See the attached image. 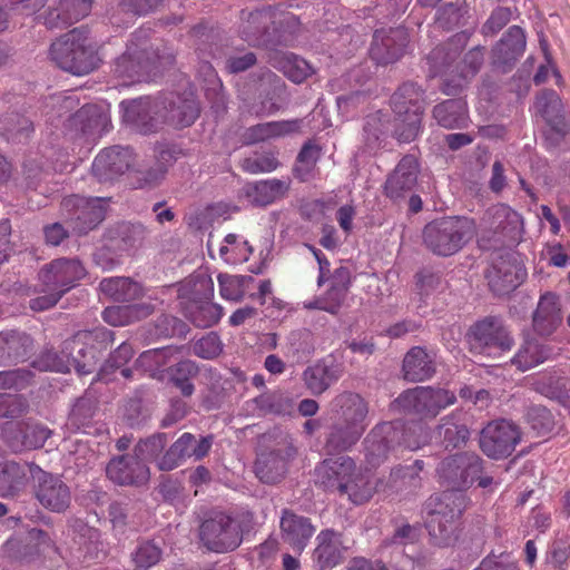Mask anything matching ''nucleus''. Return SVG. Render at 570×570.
<instances>
[{
	"label": "nucleus",
	"mask_w": 570,
	"mask_h": 570,
	"mask_svg": "<svg viewBox=\"0 0 570 570\" xmlns=\"http://www.w3.org/2000/svg\"><path fill=\"white\" fill-rule=\"evenodd\" d=\"M29 539L36 546L37 552L40 554H49L55 551L53 541L42 530L32 529L29 532Z\"/></svg>",
	"instance_id": "nucleus-58"
},
{
	"label": "nucleus",
	"mask_w": 570,
	"mask_h": 570,
	"mask_svg": "<svg viewBox=\"0 0 570 570\" xmlns=\"http://www.w3.org/2000/svg\"><path fill=\"white\" fill-rule=\"evenodd\" d=\"M533 389L540 394L553 399L558 397L567 387L564 379L557 374L547 373L533 380Z\"/></svg>",
	"instance_id": "nucleus-45"
},
{
	"label": "nucleus",
	"mask_w": 570,
	"mask_h": 570,
	"mask_svg": "<svg viewBox=\"0 0 570 570\" xmlns=\"http://www.w3.org/2000/svg\"><path fill=\"white\" fill-rule=\"evenodd\" d=\"M562 320L560 297L552 292L541 294L532 315L533 331L540 336H550L562 324Z\"/></svg>",
	"instance_id": "nucleus-14"
},
{
	"label": "nucleus",
	"mask_w": 570,
	"mask_h": 570,
	"mask_svg": "<svg viewBox=\"0 0 570 570\" xmlns=\"http://www.w3.org/2000/svg\"><path fill=\"white\" fill-rule=\"evenodd\" d=\"M161 559V550L153 542L141 543L135 551L132 560L139 568L148 569Z\"/></svg>",
	"instance_id": "nucleus-50"
},
{
	"label": "nucleus",
	"mask_w": 570,
	"mask_h": 570,
	"mask_svg": "<svg viewBox=\"0 0 570 570\" xmlns=\"http://www.w3.org/2000/svg\"><path fill=\"white\" fill-rule=\"evenodd\" d=\"M165 445L166 440L163 435L138 443L134 454L121 455L109 462L106 469L107 476L119 485L146 484L150 478L146 462L156 460Z\"/></svg>",
	"instance_id": "nucleus-1"
},
{
	"label": "nucleus",
	"mask_w": 570,
	"mask_h": 570,
	"mask_svg": "<svg viewBox=\"0 0 570 570\" xmlns=\"http://www.w3.org/2000/svg\"><path fill=\"white\" fill-rule=\"evenodd\" d=\"M77 205L81 208V216L78 219L88 220V224L83 227H78L79 233H86L87 230L96 227L105 217L104 202L100 198L92 199H80L75 198Z\"/></svg>",
	"instance_id": "nucleus-43"
},
{
	"label": "nucleus",
	"mask_w": 570,
	"mask_h": 570,
	"mask_svg": "<svg viewBox=\"0 0 570 570\" xmlns=\"http://www.w3.org/2000/svg\"><path fill=\"white\" fill-rule=\"evenodd\" d=\"M525 43V35L520 27L513 26L509 28L493 50L498 62H508L517 59L523 53Z\"/></svg>",
	"instance_id": "nucleus-29"
},
{
	"label": "nucleus",
	"mask_w": 570,
	"mask_h": 570,
	"mask_svg": "<svg viewBox=\"0 0 570 570\" xmlns=\"http://www.w3.org/2000/svg\"><path fill=\"white\" fill-rule=\"evenodd\" d=\"M344 551L341 533L331 529L322 530L316 537L313 560L321 570L332 569L342 561Z\"/></svg>",
	"instance_id": "nucleus-15"
},
{
	"label": "nucleus",
	"mask_w": 570,
	"mask_h": 570,
	"mask_svg": "<svg viewBox=\"0 0 570 570\" xmlns=\"http://www.w3.org/2000/svg\"><path fill=\"white\" fill-rule=\"evenodd\" d=\"M199 116V107L191 90L183 96L173 97L165 118L175 127L190 126Z\"/></svg>",
	"instance_id": "nucleus-21"
},
{
	"label": "nucleus",
	"mask_w": 570,
	"mask_h": 570,
	"mask_svg": "<svg viewBox=\"0 0 570 570\" xmlns=\"http://www.w3.org/2000/svg\"><path fill=\"white\" fill-rule=\"evenodd\" d=\"M146 61V50L141 45L131 42L126 52L117 60V72L129 77L138 73L144 68Z\"/></svg>",
	"instance_id": "nucleus-37"
},
{
	"label": "nucleus",
	"mask_w": 570,
	"mask_h": 570,
	"mask_svg": "<svg viewBox=\"0 0 570 570\" xmlns=\"http://www.w3.org/2000/svg\"><path fill=\"white\" fill-rule=\"evenodd\" d=\"M534 110L544 118H549L552 114L561 110V99L553 90L542 92L537 97Z\"/></svg>",
	"instance_id": "nucleus-52"
},
{
	"label": "nucleus",
	"mask_w": 570,
	"mask_h": 570,
	"mask_svg": "<svg viewBox=\"0 0 570 570\" xmlns=\"http://www.w3.org/2000/svg\"><path fill=\"white\" fill-rule=\"evenodd\" d=\"M257 476L266 483L278 481L285 473V462L275 454L261 455L255 463Z\"/></svg>",
	"instance_id": "nucleus-39"
},
{
	"label": "nucleus",
	"mask_w": 570,
	"mask_h": 570,
	"mask_svg": "<svg viewBox=\"0 0 570 570\" xmlns=\"http://www.w3.org/2000/svg\"><path fill=\"white\" fill-rule=\"evenodd\" d=\"M246 277L238 275L220 274L218 275V285L220 296L226 301L237 302L245 294L244 282Z\"/></svg>",
	"instance_id": "nucleus-46"
},
{
	"label": "nucleus",
	"mask_w": 570,
	"mask_h": 570,
	"mask_svg": "<svg viewBox=\"0 0 570 570\" xmlns=\"http://www.w3.org/2000/svg\"><path fill=\"white\" fill-rule=\"evenodd\" d=\"M242 167L250 174L271 173L278 167V160L273 153H265L244 159Z\"/></svg>",
	"instance_id": "nucleus-49"
},
{
	"label": "nucleus",
	"mask_w": 570,
	"mask_h": 570,
	"mask_svg": "<svg viewBox=\"0 0 570 570\" xmlns=\"http://www.w3.org/2000/svg\"><path fill=\"white\" fill-rule=\"evenodd\" d=\"M177 352L178 350L173 347L146 351L138 357L137 365L154 375L161 367L166 366Z\"/></svg>",
	"instance_id": "nucleus-42"
},
{
	"label": "nucleus",
	"mask_w": 570,
	"mask_h": 570,
	"mask_svg": "<svg viewBox=\"0 0 570 570\" xmlns=\"http://www.w3.org/2000/svg\"><path fill=\"white\" fill-rule=\"evenodd\" d=\"M39 366H40V368L46 370V371H53V372H61V373L68 372L70 368L69 364L60 361L59 357L57 356V354H55V353H47L46 355H43V357L40 361Z\"/></svg>",
	"instance_id": "nucleus-64"
},
{
	"label": "nucleus",
	"mask_w": 570,
	"mask_h": 570,
	"mask_svg": "<svg viewBox=\"0 0 570 570\" xmlns=\"http://www.w3.org/2000/svg\"><path fill=\"white\" fill-rule=\"evenodd\" d=\"M528 422L539 434L549 432L552 428V415L543 406H533L527 414Z\"/></svg>",
	"instance_id": "nucleus-53"
},
{
	"label": "nucleus",
	"mask_w": 570,
	"mask_h": 570,
	"mask_svg": "<svg viewBox=\"0 0 570 570\" xmlns=\"http://www.w3.org/2000/svg\"><path fill=\"white\" fill-rule=\"evenodd\" d=\"M341 376L338 366L317 363L304 371L303 377L306 386L313 394L325 392Z\"/></svg>",
	"instance_id": "nucleus-25"
},
{
	"label": "nucleus",
	"mask_w": 570,
	"mask_h": 570,
	"mask_svg": "<svg viewBox=\"0 0 570 570\" xmlns=\"http://www.w3.org/2000/svg\"><path fill=\"white\" fill-rule=\"evenodd\" d=\"M291 180L267 179L255 184L249 196L254 204L266 206L284 198L289 190Z\"/></svg>",
	"instance_id": "nucleus-27"
},
{
	"label": "nucleus",
	"mask_w": 570,
	"mask_h": 570,
	"mask_svg": "<svg viewBox=\"0 0 570 570\" xmlns=\"http://www.w3.org/2000/svg\"><path fill=\"white\" fill-rule=\"evenodd\" d=\"M151 306L146 304L109 306L105 308L102 317L106 323L112 326H125L142 317H147L151 314Z\"/></svg>",
	"instance_id": "nucleus-28"
},
{
	"label": "nucleus",
	"mask_w": 570,
	"mask_h": 570,
	"mask_svg": "<svg viewBox=\"0 0 570 570\" xmlns=\"http://www.w3.org/2000/svg\"><path fill=\"white\" fill-rule=\"evenodd\" d=\"M147 105V100L142 98L122 101L120 104L122 120L127 124H137L141 118V112L146 110Z\"/></svg>",
	"instance_id": "nucleus-55"
},
{
	"label": "nucleus",
	"mask_w": 570,
	"mask_h": 570,
	"mask_svg": "<svg viewBox=\"0 0 570 570\" xmlns=\"http://www.w3.org/2000/svg\"><path fill=\"white\" fill-rule=\"evenodd\" d=\"M469 344L472 352L495 357L511 350L513 338L499 320L485 318L470 328Z\"/></svg>",
	"instance_id": "nucleus-8"
},
{
	"label": "nucleus",
	"mask_w": 570,
	"mask_h": 570,
	"mask_svg": "<svg viewBox=\"0 0 570 570\" xmlns=\"http://www.w3.org/2000/svg\"><path fill=\"white\" fill-rule=\"evenodd\" d=\"M91 11V3L89 0H61L59 8L50 11L49 18L46 23L50 27L62 23H71L78 21Z\"/></svg>",
	"instance_id": "nucleus-30"
},
{
	"label": "nucleus",
	"mask_w": 570,
	"mask_h": 570,
	"mask_svg": "<svg viewBox=\"0 0 570 570\" xmlns=\"http://www.w3.org/2000/svg\"><path fill=\"white\" fill-rule=\"evenodd\" d=\"M299 128L298 120L265 122L250 127L246 131V140L249 144L281 137L296 131Z\"/></svg>",
	"instance_id": "nucleus-31"
},
{
	"label": "nucleus",
	"mask_w": 570,
	"mask_h": 570,
	"mask_svg": "<svg viewBox=\"0 0 570 570\" xmlns=\"http://www.w3.org/2000/svg\"><path fill=\"white\" fill-rule=\"evenodd\" d=\"M419 164L415 157L405 156L401 159L385 184L386 194L392 198L401 197L411 190L417 180Z\"/></svg>",
	"instance_id": "nucleus-20"
},
{
	"label": "nucleus",
	"mask_w": 570,
	"mask_h": 570,
	"mask_svg": "<svg viewBox=\"0 0 570 570\" xmlns=\"http://www.w3.org/2000/svg\"><path fill=\"white\" fill-rule=\"evenodd\" d=\"M24 468L14 462H0V494L11 495L24 483Z\"/></svg>",
	"instance_id": "nucleus-36"
},
{
	"label": "nucleus",
	"mask_w": 570,
	"mask_h": 570,
	"mask_svg": "<svg viewBox=\"0 0 570 570\" xmlns=\"http://www.w3.org/2000/svg\"><path fill=\"white\" fill-rule=\"evenodd\" d=\"M385 132L386 122L383 114L376 112L367 117L364 126V137L368 148L374 149Z\"/></svg>",
	"instance_id": "nucleus-48"
},
{
	"label": "nucleus",
	"mask_w": 570,
	"mask_h": 570,
	"mask_svg": "<svg viewBox=\"0 0 570 570\" xmlns=\"http://www.w3.org/2000/svg\"><path fill=\"white\" fill-rule=\"evenodd\" d=\"M420 125L421 112L419 111V108H415V110L407 116L406 128L396 132L399 139L403 141L414 139L420 130Z\"/></svg>",
	"instance_id": "nucleus-59"
},
{
	"label": "nucleus",
	"mask_w": 570,
	"mask_h": 570,
	"mask_svg": "<svg viewBox=\"0 0 570 570\" xmlns=\"http://www.w3.org/2000/svg\"><path fill=\"white\" fill-rule=\"evenodd\" d=\"M51 59L63 70L85 75L96 67L95 53L86 33L73 29L58 38L50 48Z\"/></svg>",
	"instance_id": "nucleus-6"
},
{
	"label": "nucleus",
	"mask_w": 570,
	"mask_h": 570,
	"mask_svg": "<svg viewBox=\"0 0 570 570\" xmlns=\"http://www.w3.org/2000/svg\"><path fill=\"white\" fill-rule=\"evenodd\" d=\"M252 247L243 237L236 234H228L219 247L220 258L232 265L248 261Z\"/></svg>",
	"instance_id": "nucleus-34"
},
{
	"label": "nucleus",
	"mask_w": 570,
	"mask_h": 570,
	"mask_svg": "<svg viewBox=\"0 0 570 570\" xmlns=\"http://www.w3.org/2000/svg\"><path fill=\"white\" fill-rule=\"evenodd\" d=\"M131 150L124 147H112L100 153L94 160L92 170L99 178H111L124 174L131 164Z\"/></svg>",
	"instance_id": "nucleus-18"
},
{
	"label": "nucleus",
	"mask_w": 570,
	"mask_h": 570,
	"mask_svg": "<svg viewBox=\"0 0 570 570\" xmlns=\"http://www.w3.org/2000/svg\"><path fill=\"white\" fill-rule=\"evenodd\" d=\"M521 433L517 425L507 420L489 423L481 432L480 446L485 455L501 459L510 455L520 442Z\"/></svg>",
	"instance_id": "nucleus-11"
},
{
	"label": "nucleus",
	"mask_w": 570,
	"mask_h": 570,
	"mask_svg": "<svg viewBox=\"0 0 570 570\" xmlns=\"http://www.w3.org/2000/svg\"><path fill=\"white\" fill-rule=\"evenodd\" d=\"M354 465L353 460L347 456L324 460L315 469L316 482L328 489L337 488L347 493L350 500L356 504L364 503L371 498V489L366 488L360 493L346 482L353 475Z\"/></svg>",
	"instance_id": "nucleus-7"
},
{
	"label": "nucleus",
	"mask_w": 570,
	"mask_h": 570,
	"mask_svg": "<svg viewBox=\"0 0 570 570\" xmlns=\"http://www.w3.org/2000/svg\"><path fill=\"white\" fill-rule=\"evenodd\" d=\"M271 62L296 83L303 82L313 72L312 66L305 59L288 52H275Z\"/></svg>",
	"instance_id": "nucleus-26"
},
{
	"label": "nucleus",
	"mask_w": 570,
	"mask_h": 570,
	"mask_svg": "<svg viewBox=\"0 0 570 570\" xmlns=\"http://www.w3.org/2000/svg\"><path fill=\"white\" fill-rule=\"evenodd\" d=\"M200 539L212 551L234 550L242 542L239 523L229 515L216 513L213 518L203 522Z\"/></svg>",
	"instance_id": "nucleus-10"
},
{
	"label": "nucleus",
	"mask_w": 570,
	"mask_h": 570,
	"mask_svg": "<svg viewBox=\"0 0 570 570\" xmlns=\"http://www.w3.org/2000/svg\"><path fill=\"white\" fill-rule=\"evenodd\" d=\"M50 430L45 426H30L23 435L22 444L26 449L41 448L50 436Z\"/></svg>",
	"instance_id": "nucleus-56"
},
{
	"label": "nucleus",
	"mask_w": 570,
	"mask_h": 570,
	"mask_svg": "<svg viewBox=\"0 0 570 570\" xmlns=\"http://www.w3.org/2000/svg\"><path fill=\"white\" fill-rule=\"evenodd\" d=\"M85 275L86 269L78 259L60 258L51 262L39 273L42 292H49V294L33 298L30 307L40 312L55 306L60 297Z\"/></svg>",
	"instance_id": "nucleus-2"
},
{
	"label": "nucleus",
	"mask_w": 570,
	"mask_h": 570,
	"mask_svg": "<svg viewBox=\"0 0 570 570\" xmlns=\"http://www.w3.org/2000/svg\"><path fill=\"white\" fill-rule=\"evenodd\" d=\"M406 39L403 29L391 30L389 33L376 31L370 50L371 57L377 63L393 62L402 56Z\"/></svg>",
	"instance_id": "nucleus-16"
},
{
	"label": "nucleus",
	"mask_w": 570,
	"mask_h": 570,
	"mask_svg": "<svg viewBox=\"0 0 570 570\" xmlns=\"http://www.w3.org/2000/svg\"><path fill=\"white\" fill-rule=\"evenodd\" d=\"M391 426L384 424L374 429L366 439V456L370 463L376 464L384 459L389 451V444L383 438V433L390 431Z\"/></svg>",
	"instance_id": "nucleus-44"
},
{
	"label": "nucleus",
	"mask_w": 570,
	"mask_h": 570,
	"mask_svg": "<svg viewBox=\"0 0 570 570\" xmlns=\"http://www.w3.org/2000/svg\"><path fill=\"white\" fill-rule=\"evenodd\" d=\"M434 118L445 128L463 127L466 124V105L462 100L451 99L434 107Z\"/></svg>",
	"instance_id": "nucleus-32"
},
{
	"label": "nucleus",
	"mask_w": 570,
	"mask_h": 570,
	"mask_svg": "<svg viewBox=\"0 0 570 570\" xmlns=\"http://www.w3.org/2000/svg\"><path fill=\"white\" fill-rule=\"evenodd\" d=\"M454 393L444 389L420 386L401 394L394 406L406 412L435 416L438 413L455 402Z\"/></svg>",
	"instance_id": "nucleus-9"
},
{
	"label": "nucleus",
	"mask_w": 570,
	"mask_h": 570,
	"mask_svg": "<svg viewBox=\"0 0 570 570\" xmlns=\"http://www.w3.org/2000/svg\"><path fill=\"white\" fill-rule=\"evenodd\" d=\"M334 405L340 407L341 415L344 417L351 432L348 438L342 442H338L336 435L333 433L328 442L333 448L346 449L362 434L364 430L363 421L367 415V406L364 400L358 394L354 393L338 395L334 401Z\"/></svg>",
	"instance_id": "nucleus-12"
},
{
	"label": "nucleus",
	"mask_w": 570,
	"mask_h": 570,
	"mask_svg": "<svg viewBox=\"0 0 570 570\" xmlns=\"http://www.w3.org/2000/svg\"><path fill=\"white\" fill-rule=\"evenodd\" d=\"M37 498L40 503L56 512L65 510L70 502L68 488L61 480L40 471Z\"/></svg>",
	"instance_id": "nucleus-19"
},
{
	"label": "nucleus",
	"mask_w": 570,
	"mask_h": 570,
	"mask_svg": "<svg viewBox=\"0 0 570 570\" xmlns=\"http://www.w3.org/2000/svg\"><path fill=\"white\" fill-rule=\"evenodd\" d=\"M524 233L522 216L504 204H497L483 214L476 228L478 244L483 249L495 243L518 242Z\"/></svg>",
	"instance_id": "nucleus-3"
},
{
	"label": "nucleus",
	"mask_w": 570,
	"mask_h": 570,
	"mask_svg": "<svg viewBox=\"0 0 570 570\" xmlns=\"http://www.w3.org/2000/svg\"><path fill=\"white\" fill-rule=\"evenodd\" d=\"M23 403L12 394H0V417H14L22 413Z\"/></svg>",
	"instance_id": "nucleus-57"
},
{
	"label": "nucleus",
	"mask_w": 570,
	"mask_h": 570,
	"mask_svg": "<svg viewBox=\"0 0 570 570\" xmlns=\"http://www.w3.org/2000/svg\"><path fill=\"white\" fill-rule=\"evenodd\" d=\"M438 433L440 438L443 436L446 448H459L466 442L470 435L468 428L464 424H459L455 416L444 419Z\"/></svg>",
	"instance_id": "nucleus-41"
},
{
	"label": "nucleus",
	"mask_w": 570,
	"mask_h": 570,
	"mask_svg": "<svg viewBox=\"0 0 570 570\" xmlns=\"http://www.w3.org/2000/svg\"><path fill=\"white\" fill-rule=\"evenodd\" d=\"M223 316V307L215 303L202 305L194 314L193 322L199 327H210Z\"/></svg>",
	"instance_id": "nucleus-51"
},
{
	"label": "nucleus",
	"mask_w": 570,
	"mask_h": 570,
	"mask_svg": "<svg viewBox=\"0 0 570 570\" xmlns=\"http://www.w3.org/2000/svg\"><path fill=\"white\" fill-rule=\"evenodd\" d=\"M470 468H472V464L469 458L458 454L444 459L438 468V473L441 478L450 480L454 485H461L468 482V470Z\"/></svg>",
	"instance_id": "nucleus-35"
},
{
	"label": "nucleus",
	"mask_w": 570,
	"mask_h": 570,
	"mask_svg": "<svg viewBox=\"0 0 570 570\" xmlns=\"http://www.w3.org/2000/svg\"><path fill=\"white\" fill-rule=\"evenodd\" d=\"M403 372L404 377L412 382L428 380L434 373L433 360L422 347H413L404 357Z\"/></svg>",
	"instance_id": "nucleus-22"
},
{
	"label": "nucleus",
	"mask_w": 570,
	"mask_h": 570,
	"mask_svg": "<svg viewBox=\"0 0 570 570\" xmlns=\"http://www.w3.org/2000/svg\"><path fill=\"white\" fill-rule=\"evenodd\" d=\"M47 0H0V32L9 27V11L29 16L40 10Z\"/></svg>",
	"instance_id": "nucleus-38"
},
{
	"label": "nucleus",
	"mask_w": 570,
	"mask_h": 570,
	"mask_svg": "<svg viewBox=\"0 0 570 570\" xmlns=\"http://www.w3.org/2000/svg\"><path fill=\"white\" fill-rule=\"evenodd\" d=\"M194 350L202 358H213L222 352V345L216 335L209 334L197 341Z\"/></svg>",
	"instance_id": "nucleus-54"
},
{
	"label": "nucleus",
	"mask_w": 570,
	"mask_h": 570,
	"mask_svg": "<svg viewBox=\"0 0 570 570\" xmlns=\"http://www.w3.org/2000/svg\"><path fill=\"white\" fill-rule=\"evenodd\" d=\"M550 348L535 338H527L520 345L511 360L512 364L522 372L535 367L550 357Z\"/></svg>",
	"instance_id": "nucleus-23"
},
{
	"label": "nucleus",
	"mask_w": 570,
	"mask_h": 570,
	"mask_svg": "<svg viewBox=\"0 0 570 570\" xmlns=\"http://www.w3.org/2000/svg\"><path fill=\"white\" fill-rule=\"evenodd\" d=\"M524 273L515 266H507L503 276L500 271L492 272L488 275L489 284L498 294H505L518 287L522 281Z\"/></svg>",
	"instance_id": "nucleus-40"
},
{
	"label": "nucleus",
	"mask_w": 570,
	"mask_h": 570,
	"mask_svg": "<svg viewBox=\"0 0 570 570\" xmlns=\"http://www.w3.org/2000/svg\"><path fill=\"white\" fill-rule=\"evenodd\" d=\"M476 225L466 217H446L428 224L423 232L425 245L435 254L450 256L475 236Z\"/></svg>",
	"instance_id": "nucleus-4"
},
{
	"label": "nucleus",
	"mask_w": 570,
	"mask_h": 570,
	"mask_svg": "<svg viewBox=\"0 0 570 570\" xmlns=\"http://www.w3.org/2000/svg\"><path fill=\"white\" fill-rule=\"evenodd\" d=\"M282 538L294 552L301 553L315 532L308 519L285 511L281 520Z\"/></svg>",
	"instance_id": "nucleus-17"
},
{
	"label": "nucleus",
	"mask_w": 570,
	"mask_h": 570,
	"mask_svg": "<svg viewBox=\"0 0 570 570\" xmlns=\"http://www.w3.org/2000/svg\"><path fill=\"white\" fill-rule=\"evenodd\" d=\"M195 445V436L191 433H184L174 444V452L185 461L193 458V446Z\"/></svg>",
	"instance_id": "nucleus-61"
},
{
	"label": "nucleus",
	"mask_w": 570,
	"mask_h": 570,
	"mask_svg": "<svg viewBox=\"0 0 570 570\" xmlns=\"http://www.w3.org/2000/svg\"><path fill=\"white\" fill-rule=\"evenodd\" d=\"M196 373V366L191 361L178 362L175 367L169 368L170 380L186 396L190 395L194 391L193 385L189 383V377Z\"/></svg>",
	"instance_id": "nucleus-47"
},
{
	"label": "nucleus",
	"mask_w": 570,
	"mask_h": 570,
	"mask_svg": "<svg viewBox=\"0 0 570 570\" xmlns=\"http://www.w3.org/2000/svg\"><path fill=\"white\" fill-rule=\"evenodd\" d=\"M269 22L271 14L266 11H243L238 26V33L248 45H261L263 43L265 28Z\"/></svg>",
	"instance_id": "nucleus-24"
},
{
	"label": "nucleus",
	"mask_w": 570,
	"mask_h": 570,
	"mask_svg": "<svg viewBox=\"0 0 570 570\" xmlns=\"http://www.w3.org/2000/svg\"><path fill=\"white\" fill-rule=\"evenodd\" d=\"M354 217H355V208L351 204L341 206L336 213V219H337L341 228L345 233H350L352 230Z\"/></svg>",
	"instance_id": "nucleus-63"
},
{
	"label": "nucleus",
	"mask_w": 570,
	"mask_h": 570,
	"mask_svg": "<svg viewBox=\"0 0 570 570\" xmlns=\"http://www.w3.org/2000/svg\"><path fill=\"white\" fill-rule=\"evenodd\" d=\"M26 381L27 375L21 371H8L0 373V385L7 389L21 387Z\"/></svg>",
	"instance_id": "nucleus-62"
},
{
	"label": "nucleus",
	"mask_w": 570,
	"mask_h": 570,
	"mask_svg": "<svg viewBox=\"0 0 570 570\" xmlns=\"http://www.w3.org/2000/svg\"><path fill=\"white\" fill-rule=\"evenodd\" d=\"M100 291L114 301H131L141 294L140 285L126 277L102 279Z\"/></svg>",
	"instance_id": "nucleus-33"
},
{
	"label": "nucleus",
	"mask_w": 570,
	"mask_h": 570,
	"mask_svg": "<svg viewBox=\"0 0 570 570\" xmlns=\"http://www.w3.org/2000/svg\"><path fill=\"white\" fill-rule=\"evenodd\" d=\"M351 286V272L347 267L336 268L330 278L326 293L305 303V307L336 314L343 306Z\"/></svg>",
	"instance_id": "nucleus-13"
},
{
	"label": "nucleus",
	"mask_w": 570,
	"mask_h": 570,
	"mask_svg": "<svg viewBox=\"0 0 570 570\" xmlns=\"http://www.w3.org/2000/svg\"><path fill=\"white\" fill-rule=\"evenodd\" d=\"M512 17V12L509 8L495 9L485 23V28L492 32H497L502 29Z\"/></svg>",
	"instance_id": "nucleus-60"
},
{
	"label": "nucleus",
	"mask_w": 570,
	"mask_h": 570,
	"mask_svg": "<svg viewBox=\"0 0 570 570\" xmlns=\"http://www.w3.org/2000/svg\"><path fill=\"white\" fill-rule=\"evenodd\" d=\"M463 509V495L444 492L433 495L426 503V527L430 534L442 544H451L458 538V518Z\"/></svg>",
	"instance_id": "nucleus-5"
}]
</instances>
